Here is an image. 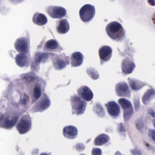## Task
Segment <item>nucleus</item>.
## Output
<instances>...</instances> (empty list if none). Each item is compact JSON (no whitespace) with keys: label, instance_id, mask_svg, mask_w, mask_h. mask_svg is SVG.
<instances>
[{"label":"nucleus","instance_id":"21","mask_svg":"<svg viewBox=\"0 0 155 155\" xmlns=\"http://www.w3.org/2000/svg\"><path fill=\"white\" fill-rule=\"evenodd\" d=\"M39 78L38 77L36 76L35 74L33 73L26 74L24 76V78L28 83H31L35 80H38Z\"/></svg>","mask_w":155,"mask_h":155},{"label":"nucleus","instance_id":"31","mask_svg":"<svg viewBox=\"0 0 155 155\" xmlns=\"http://www.w3.org/2000/svg\"><path fill=\"white\" fill-rule=\"evenodd\" d=\"M132 154L133 155H142L140 151L137 148L130 150Z\"/></svg>","mask_w":155,"mask_h":155},{"label":"nucleus","instance_id":"11","mask_svg":"<svg viewBox=\"0 0 155 155\" xmlns=\"http://www.w3.org/2000/svg\"><path fill=\"white\" fill-rule=\"evenodd\" d=\"M71 101L73 103H76L78 107L76 109L77 114H83L86 108V103L83 100H82L80 97L75 96L71 99Z\"/></svg>","mask_w":155,"mask_h":155},{"label":"nucleus","instance_id":"26","mask_svg":"<svg viewBox=\"0 0 155 155\" xmlns=\"http://www.w3.org/2000/svg\"><path fill=\"white\" fill-rule=\"evenodd\" d=\"M41 93L40 87H35L34 89V97L36 99L39 98L41 96Z\"/></svg>","mask_w":155,"mask_h":155},{"label":"nucleus","instance_id":"17","mask_svg":"<svg viewBox=\"0 0 155 155\" xmlns=\"http://www.w3.org/2000/svg\"><path fill=\"white\" fill-rule=\"evenodd\" d=\"M109 139V137L106 134H100L95 139V144L96 146L102 145L108 142Z\"/></svg>","mask_w":155,"mask_h":155},{"label":"nucleus","instance_id":"10","mask_svg":"<svg viewBox=\"0 0 155 155\" xmlns=\"http://www.w3.org/2000/svg\"><path fill=\"white\" fill-rule=\"evenodd\" d=\"M48 13L53 18H61L66 15V11L61 7H55L52 8L51 11H49Z\"/></svg>","mask_w":155,"mask_h":155},{"label":"nucleus","instance_id":"27","mask_svg":"<svg viewBox=\"0 0 155 155\" xmlns=\"http://www.w3.org/2000/svg\"><path fill=\"white\" fill-rule=\"evenodd\" d=\"M129 84L131 88L134 90L137 91L140 89L138 85L137 84L135 81H131Z\"/></svg>","mask_w":155,"mask_h":155},{"label":"nucleus","instance_id":"13","mask_svg":"<svg viewBox=\"0 0 155 155\" xmlns=\"http://www.w3.org/2000/svg\"><path fill=\"white\" fill-rule=\"evenodd\" d=\"M48 58V54L46 53H37L35 55V61L33 62L31 65V68H35L36 66H37L41 61H45Z\"/></svg>","mask_w":155,"mask_h":155},{"label":"nucleus","instance_id":"43","mask_svg":"<svg viewBox=\"0 0 155 155\" xmlns=\"http://www.w3.org/2000/svg\"><path fill=\"white\" fill-rule=\"evenodd\" d=\"M40 155H48V154H45V153H42Z\"/></svg>","mask_w":155,"mask_h":155},{"label":"nucleus","instance_id":"18","mask_svg":"<svg viewBox=\"0 0 155 155\" xmlns=\"http://www.w3.org/2000/svg\"><path fill=\"white\" fill-rule=\"evenodd\" d=\"M69 26L68 22L66 19L60 21L59 25L58 28V31L61 33H65L69 30Z\"/></svg>","mask_w":155,"mask_h":155},{"label":"nucleus","instance_id":"28","mask_svg":"<svg viewBox=\"0 0 155 155\" xmlns=\"http://www.w3.org/2000/svg\"><path fill=\"white\" fill-rule=\"evenodd\" d=\"M148 137L151 138L153 141L155 142V130L150 129L149 130Z\"/></svg>","mask_w":155,"mask_h":155},{"label":"nucleus","instance_id":"15","mask_svg":"<svg viewBox=\"0 0 155 155\" xmlns=\"http://www.w3.org/2000/svg\"><path fill=\"white\" fill-rule=\"evenodd\" d=\"M108 110L109 113L112 116H117L119 113L120 107L115 102L110 101L108 103Z\"/></svg>","mask_w":155,"mask_h":155},{"label":"nucleus","instance_id":"19","mask_svg":"<svg viewBox=\"0 0 155 155\" xmlns=\"http://www.w3.org/2000/svg\"><path fill=\"white\" fill-rule=\"evenodd\" d=\"M70 58L69 57L66 56L64 58V61L63 59H59L57 60L55 64L56 68L58 70H61L65 68L67 65L69 64Z\"/></svg>","mask_w":155,"mask_h":155},{"label":"nucleus","instance_id":"37","mask_svg":"<svg viewBox=\"0 0 155 155\" xmlns=\"http://www.w3.org/2000/svg\"><path fill=\"white\" fill-rule=\"evenodd\" d=\"M21 102L22 104H26L27 102V100L26 98L22 99L21 100Z\"/></svg>","mask_w":155,"mask_h":155},{"label":"nucleus","instance_id":"42","mask_svg":"<svg viewBox=\"0 0 155 155\" xmlns=\"http://www.w3.org/2000/svg\"><path fill=\"white\" fill-rule=\"evenodd\" d=\"M153 126L155 128V119L153 120Z\"/></svg>","mask_w":155,"mask_h":155},{"label":"nucleus","instance_id":"5","mask_svg":"<svg viewBox=\"0 0 155 155\" xmlns=\"http://www.w3.org/2000/svg\"><path fill=\"white\" fill-rule=\"evenodd\" d=\"M31 126V121L30 117L24 116L21 119L17 126L19 133L21 134L27 133L30 129Z\"/></svg>","mask_w":155,"mask_h":155},{"label":"nucleus","instance_id":"8","mask_svg":"<svg viewBox=\"0 0 155 155\" xmlns=\"http://www.w3.org/2000/svg\"><path fill=\"white\" fill-rule=\"evenodd\" d=\"M77 92L79 96L87 101L91 100L93 97V92L87 86H84L80 88Z\"/></svg>","mask_w":155,"mask_h":155},{"label":"nucleus","instance_id":"20","mask_svg":"<svg viewBox=\"0 0 155 155\" xmlns=\"http://www.w3.org/2000/svg\"><path fill=\"white\" fill-rule=\"evenodd\" d=\"M34 23L39 25H43L46 24L47 22L46 17L42 14L38 16H34L33 19Z\"/></svg>","mask_w":155,"mask_h":155},{"label":"nucleus","instance_id":"45","mask_svg":"<svg viewBox=\"0 0 155 155\" xmlns=\"http://www.w3.org/2000/svg\"><path fill=\"white\" fill-rule=\"evenodd\" d=\"M154 152H155V150H154Z\"/></svg>","mask_w":155,"mask_h":155},{"label":"nucleus","instance_id":"34","mask_svg":"<svg viewBox=\"0 0 155 155\" xmlns=\"http://www.w3.org/2000/svg\"><path fill=\"white\" fill-rule=\"evenodd\" d=\"M134 105L135 108H138L139 107L140 105V101L138 100L135 101L134 102Z\"/></svg>","mask_w":155,"mask_h":155},{"label":"nucleus","instance_id":"33","mask_svg":"<svg viewBox=\"0 0 155 155\" xmlns=\"http://www.w3.org/2000/svg\"><path fill=\"white\" fill-rule=\"evenodd\" d=\"M148 113L149 114H151L152 116L153 117H155V112H153V109H150L148 110Z\"/></svg>","mask_w":155,"mask_h":155},{"label":"nucleus","instance_id":"1","mask_svg":"<svg viewBox=\"0 0 155 155\" xmlns=\"http://www.w3.org/2000/svg\"><path fill=\"white\" fill-rule=\"evenodd\" d=\"M29 40L25 37H21L17 39L15 47L16 50L19 52H22L23 54H18L15 58L17 64L20 67H24L27 63V57L24 54L28 52V44Z\"/></svg>","mask_w":155,"mask_h":155},{"label":"nucleus","instance_id":"2","mask_svg":"<svg viewBox=\"0 0 155 155\" xmlns=\"http://www.w3.org/2000/svg\"><path fill=\"white\" fill-rule=\"evenodd\" d=\"M105 30L108 36L117 41L121 40L125 35V31L122 25L117 21L108 24Z\"/></svg>","mask_w":155,"mask_h":155},{"label":"nucleus","instance_id":"23","mask_svg":"<svg viewBox=\"0 0 155 155\" xmlns=\"http://www.w3.org/2000/svg\"><path fill=\"white\" fill-rule=\"evenodd\" d=\"M155 94V91L154 90L151 89L147 91L143 97V101L144 103L147 104V101H148L151 97Z\"/></svg>","mask_w":155,"mask_h":155},{"label":"nucleus","instance_id":"25","mask_svg":"<svg viewBox=\"0 0 155 155\" xmlns=\"http://www.w3.org/2000/svg\"><path fill=\"white\" fill-rule=\"evenodd\" d=\"M87 72L89 76L93 79H96L98 77V74L95 72L94 70L91 68L88 69L87 70Z\"/></svg>","mask_w":155,"mask_h":155},{"label":"nucleus","instance_id":"40","mask_svg":"<svg viewBox=\"0 0 155 155\" xmlns=\"http://www.w3.org/2000/svg\"><path fill=\"white\" fill-rule=\"evenodd\" d=\"M146 146L147 147H150V146L149 145V144L148 143H147L146 144ZM149 149H150V147H149Z\"/></svg>","mask_w":155,"mask_h":155},{"label":"nucleus","instance_id":"44","mask_svg":"<svg viewBox=\"0 0 155 155\" xmlns=\"http://www.w3.org/2000/svg\"><path fill=\"white\" fill-rule=\"evenodd\" d=\"M78 145L77 146H76V148H77V149H78Z\"/></svg>","mask_w":155,"mask_h":155},{"label":"nucleus","instance_id":"24","mask_svg":"<svg viewBox=\"0 0 155 155\" xmlns=\"http://www.w3.org/2000/svg\"><path fill=\"white\" fill-rule=\"evenodd\" d=\"M50 101L48 98H43L41 99L40 103V108L43 109H45L50 106Z\"/></svg>","mask_w":155,"mask_h":155},{"label":"nucleus","instance_id":"9","mask_svg":"<svg viewBox=\"0 0 155 155\" xmlns=\"http://www.w3.org/2000/svg\"><path fill=\"white\" fill-rule=\"evenodd\" d=\"M77 134V129L73 126L71 125L64 128L63 134L67 138L74 139L76 137Z\"/></svg>","mask_w":155,"mask_h":155},{"label":"nucleus","instance_id":"38","mask_svg":"<svg viewBox=\"0 0 155 155\" xmlns=\"http://www.w3.org/2000/svg\"><path fill=\"white\" fill-rule=\"evenodd\" d=\"M4 117L5 116L3 114H0V121L3 120Z\"/></svg>","mask_w":155,"mask_h":155},{"label":"nucleus","instance_id":"14","mask_svg":"<svg viewBox=\"0 0 155 155\" xmlns=\"http://www.w3.org/2000/svg\"><path fill=\"white\" fill-rule=\"evenodd\" d=\"M71 64L73 66H79L83 62V55L79 52L73 53L71 57Z\"/></svg>","mask_w":155,"mask_h":155},{"label":"nucleus","instance_id":"4","mask_svg":"<svg viewBox=\"0 0 155 155\" xmlns=\"http://www.w3.org/2000/svg\"><path fill=\"white\" fill-rule=\"evenodd\" d=\"M118 102L124 110V118H128L132 115L133 114V108L129 101L123 98L119 99Z\"/></svg>","mask_w":155,"mask_h":155},{"label":"nucleus","instance_id":"29","mask_svg":"<svg viewBox=\"0 0 155 155\" xmlns=\"http://www.w3.org/2000/svg\"><path fill=\"white\" fill-rule=\"evenodd\" d=\"M136 126L138 130H141L143 127L142 120L140 119L137 120L136 122Z\"/></svg>","mask_w":155,"mask_h":155},{"label":"nucleus","instance_id":"30","mask_svg":"<svg viewBox=\"0 0 155 155\" xmlns=\"http://www.w3.org/2000/svg\"><path fill=\"white\" fill-rule=\"evenodd\" d=\"M92 153L93 155H101V150L99 148H95L93 149Z\"/></svg>","mask_w":155,"mask_h":155},{"label":"nucleus","instance_id":"35","mask_svg":"<svg viewBox=\"0 0 155 155\" xmlns=\"http://www.w3.org/2000/svg\"><path fill=\"white\" fill-rule=\"evenodd\" d=\"M119 126L120 127L119 130L120 131L123 132L125 131L124 127L122 124H120Z\"/></svg>","mask_w":155,"mask_h":155},{"label":"nucleus","instance_id":"39","mask_svg":"<svg viewBox=\"0 0 155 155\" xmlns=\"http://www.w3.org/2000/svg\"><path fill=\"white\" fill-rule=\"evenodd\" d=\"M115 155H122L120 153L119 151H117L115 153Z\"/></svg>","mask_w":155,"mask_h":155},{"label":"nucleus","instance_id":"41","mask_svg":"<svg viewBox=\"0 0 155 155\" xmlns=\"http://www.w3.org/2000/svg\"><path fill=\"white\" fill-rule=\"evenodd\" d=\"M130 50V48H129L128 47V48H127L126 49L125 51H126V52H127V51H128V50Z\"/></svg>","mask_w":155,"mask_h":155},{"label":"nucleus","instance_id":"6","mask_svg":"<svg viewBox=\"0 0 155 155\" xmlns=\"http://www.w3.org/2000/svg\"><path fill=\"white\" fill-rule=\"evenodd\" d=\"M121 67L123 72L125 74H130L132 72L135 65L130 55L123 61Z\"/></svg>","mask_w":155,"mask_h":155},{"label":"nucleus","instance_id":"36","mask_svg":"<svg viewBox=\"0 0 155 155\" xmlns=\"http://www.w3.org/2000/svg\"><path fill=\"white\" fill-rule=\"evenodd\" d=\"M148 2L149 4L151 5H155V2L154 0H148Z\"/></svg>","mask_w":155,"mask_h":155},{"label":"nucleus","instance_id":"22","mask_svg":"<svg viewBox=\"0 0 155 155\" xmlns=\"http://www.w3.org/2000/svg\"><path fill=\"white\" fill-rule=\"evenodd\" d=\"M58 46V43L55 40L51 39L46 42L45 47L47 49H54L56 48Z\"/></svg>","mask_w":155,"mask_h":155},{"label":"nucleus","instance_id":"7","mask_svg":"<svg viewBox=\"0 0 155 155\" xmlns=\"http://www.w3.org/2000/svg\"><path fill=\"white\" fill-rule=\"evenodd\" d=\"M112 49L110 46H104L101 48L99 50L98 54L101 62L109 61L112 56Z\"/></svg>","mask_w":155,"mask_h":155},{"label":"nucleus","instance_id":"16","mask_svg":"<svg viewBox=\"0 0 155 155\" xmlns=\"http://www.w3.org/2000/svg\"><path fill=\"white\" fill-rule=\"evenodd\" d=\"M19 117V114L16 113L14 114L12 117L11 120L7 119L5 121L3 127L6 128H12L17 122Z\"/></svg>","mask_w":155,"mask_h":155},{"label":"nucleus","instance_id":"3","mask_svg":"<svg viewBox=\"0 0 155 155\" xmlns=\"http://www.w3.org/2000/svg\"><path fill=\"white\" fill-rule=\"evenodd\" d=\"M95 13V10L94 6L89 4H86L80 10V17L83 21L88 22L93 18Z\"/></svg>","mask_w":155,"mask_h":155},{"label":"nucleus","instance_id":"12","mask_svg":"<svg viewBox=\"0 0 155 155\" xmlns=\"http://www.w3.org/2000/svg\"><path fill=\"white\" fill-rule=\"evenodd\" d=\"M115 90L117 94L119 96H125L130 92L128 85L125 83L118 84Z\"/></svg>","mask_w":155,"mask_h":155},{"label":"nucleus","instance_id":"32","mask_svg":"<svg viewBox=\"0 0 155 155\" xmlns=\"http://www.w3.org/2000/svg\"><path fill=\"white\" fill-rule=\"evenodd\" d=\"M97 111L99 113H103L104 112V110L102 106L100 105H97Z\"/></svg>","mask_w":155,"mask_h":155}]
</instances>
